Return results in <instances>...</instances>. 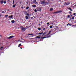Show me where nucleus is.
Wrapping results in <instances>:
<instances>
[{
  "label": "nucleus",
  "instance_id": "16",
  "mask_svg": "<svg viewBox=\"0 0 76 76\" xmlns=\"http://www.w3.org/2000/svg\"><path fill=\"white\" fill-rule=\"evenodd\" d=\"M22 46V45H21V43H20L18 46V47H20Z\"/></svg>",
  "mask_w": 76,
  "mask_h": 76
},
{
  "label": "nucleus",
  "instance_id": "61",
  "mask_svg": "<svg viewBox=\"0 0 76 76\" xmlns=\"http://www.w3.org/2000/svg\"><path fill=\"white\" fill-rule=\"evenodd\" d=\"M21 48V49H22V48Z\"/></svg>",
  "mask_w": 76,
  "mask_h": 76
},
{
  "label": "nucleus",
  "instance_id": "15",
  "mask_svg": "<svg viewBox=\"0 0 76 76\" xmlns=\"http://www.w3.org/2000/svg\"><path fill=\"white\" fill-rule=\"evenodd\" d=\"M34 3H35L36 4H38V3L37 1H36V2H34Z\"/></svg>",
  "mask_w": 76,
  "mask_h": 76
},
{
  "label": "nucleus",
  "instance_id": "2",
  "mask_svg": "<svg viewBox=\"0 0 76 76\" xmlns=\"http://www.w3.org/2000/svg\"><path fill=\"white\" fill-rule=\"evenodd\" d=\"M43 34L42 35V37H46V36H48L47 34V31H46L45 32L43 33Z\"/></svg>",
  "mask_w": 76,
  "mask_h": 76
},
{
  "label": "nucleus",
  "instance_id": "32",
  "mask_svg": "<svg viewBox=\"0 0 76 76\" xmlns=\"http://www.w3.org/2000/svg\"><path fill=\"white\" fill-rule=\"evenodd\" d=\"M34 12H37V10L36 9L34 10Z\"/></svg>",
  "mask_w": 76,
  "mask_h": 76
},
{
  "label": "nucleus",
  "instance_id": "48",
  "mask_svg": "<svg viewBox=\"0 0 76 76\" xmlns=\"http://www.w3.org/2000/svg\"><path fill=\"white\" fill-rule=\"evenodd\" d=\"M20 41V42H22V40H20V41Z\"/></svg>",
  "mask_w": 76,
  "mask_h": 76
},
{
  "label": "nucleus",
  "instance_id": "58",
  "mask_svg": "<svg viewBox=\"0 0 76 76\" xmlns=\"http://www.w3.org/2000/svg\"><path fill=\"white\" fill-rule=\"evenodd\" d=\"M52 25H53V23H52Z\"/></svg>",
  "mask_w": 76,
  "mask_h": 76
},
{
  "label": "nucleus",
  "instance_id": "34",
  "mask_svg": "<svg viewBox=\"0 0 76 76\" xmlns=\"http://www.w3.org/2000/svg\"><path fill=\"white\" fill-rule=\"evenodd\" d=\"M27 16H29V13H28L27 14H26Z\"/></svg>",
  "mask_w": 76,
  "mask_h": 76
},
{
  "label": "nucleus",
  "instance_id": "5",
  "mask_svg": "<svg viewBox=\"0 0 76 76\" xmlns=\"http://www.w3.org/2000/svg\"><path fill=\"white\" fill-rule=\"evenodd\" d=\"M42 7H39L37 8V9H38V10H37V11H41V9Z\"/></svg>",
  "mask_w": 76,
  "mask_h": 76
},
{
  "label": "nucleus",
  "instance_id": "42",
  "mask_svg": "<svg viewBox=\"0 0 76 76\" xmlns=\"http://www.w3.org/2000/svg\"><path fill=\"white\" fill-rule=\"evenodd\" d=\"M3 48V47H1V48H1V49L2 48Z\"/></svg>",
  "mask_w": 76,
  "mask_h": 76
},
{
  "label": "nucleus",
  "instance_id": "49",
  "mask_svg": "<svg viewBox=\"0 0 76 76\" xmlns=\"http://www.w3.org/2000/svg\"><path fill=\"white\" fill-rule=\"evenodd\" d=\"M48 32V30L47 31V33Z\"/></svg>",
  "mask_w": 76,
  "mask_h": 76
},
{
  "label": "nucleus",
  "instance_id": "33",
  "mask_svg": "<svg viewBox=\"0 0 76 76\" xmlns=\"http://www.w3.org/2000/svg\"><path fill=\"white\" fill-rule=\"evenodd\" d=\"M72 26H75V27H76V25H72Z\"/></svg>",
  "mask_w": 76,
  "mask_h": 76
},
{
  "label": "nucleus",
  "instance_id": "7",
  "mask_svg": "<svg viewBox=\"0 0 76 76\" xmlns=\"http://www.w3.org/2000/svg\"><path fill=\"white\" fill-rule=\"evenodd\" d=\"M13 15H11L10 16H9V17L10 18H11V19H13Z\"/></svg>",
  "mask_w": 76,
  "mask_h": 76
},
{
  "label": "nucleus",
  "instance_id": "41",
  "mask_svg": "<svg viewBox=\"0 0 76 76\" xmlns=\"http://www.w3.org/2000/svg\"><path fill=\"white\" fill-rule=\"evenodd\" d=\"M76 14L75 13H73V15H76Z\"/></svg>",
  "mask_w": 76,
  "mask_h": 76
},
{
  "label": "nucleus",
  "instance_id": "57",
  "mask_svg": "<svg viewBox=\"0 0 76 76\" xmlns=\"http://www.w3.org/2000/svg\"><path fill=\"white\" fill-rule=\"evenodd\" d=\"M75 16H74V17H74V18H75Z\"/></svg>",
  "mask_w": 76,
  "mask_h": 76
},
{
  "label": "nucleus",
  "instance_id": "19",
  "mask_svg": "<svg viewBox=\"0 0 76 76\" xmlns=\"http://www.w3.org/2000/svg\"><path fill=\"white\" fill-rule=\"evenodd\" d=\"M25 18L26 20H28V17L27 16H26Z\"/></svg>",
  "mask_w": 76,
  "mask_h": 76
},
{
  "label": "nucleus",
  "instance_id": "40",
  "mask_svg": "<svg viewBox=\"0 0 76 76\" xmlns=\"http://www.w3.org/2000/svg\"><path fill=\"white\" fill-rule=\"evenodd\" d=\"M5 13V12L4 11H2V13Z\"/></svg>",
  "mask_w": 76,
  "mask_h": 76
},
{
  "label": "nucleus",
  "instance_id": "63",
  "mask_svg": "<svg viewBox=\"0 0 76 76\" xmlns=\"http://www.w3.org/2000/svg\"><path fill=\"white\" fill-rule=\"evenodd\" d=\"M71 19H72V18H70V20H71Z\"/></svg>",
  "mask_w": 76,
  "mask_h": 76
},
{
  "label": "nucleus",
  "instance_id": "17",
  "mask_svg": "<svg viewBox=\"0 0 76 76\" xmlns=\"http://www.w3.org/2000/svg\"><path fill=\"white\" fill-rule=\"evenodd\" d=\"M50 10V11H52V10H53V8H51Z\"/></svg>",
  "mask_w": 76,
  "mask_h": 76
},
{
  "label": "nucleus",
  "instance_id": "39",
  "mask_svg": "<svg viewBox=\"0 0 76 76\" xmlns=\"http://www.w3.org/2000/svg\"><path fill=\"white\" fill-rule=\"evenodd\" d=\"M31 19H34V17H31Z\"/></svg>",
  "mask_w": 76,
  "mask_h": 76
},
{
  "label": "nucleus",
  "instance_id": "64",
  "mask_svg": "<svg viewBox=\"0 0 76 76\" xmlns=\"http://www.w3.org/2000/svg\"><path fill=\"white\" fill-rule=\"evenodd\" d=\"M71 17L72 16V15H71Z\"/></svg>",
  "mask_w": 76,
  "mask_h": 76
},
{
  "label": "nucleus",
  "instance_id": "18",
  "mask_svg": "<svg viewBox=\"0 0 76 76\" xmlns=\"http://www.w3.org/2000/svg\"><path fill=\"white\" fill-rule=\"evenodd\" d=\"M32 6L33 7H36V6L35 5H33Z\"/></svg>",
  "mask_w": 76,
  "mask_h": 76
},
{
  "label": "nucleus",
  "instance_id": "28",
  "mask_svg": "<svg viewBox=\"0 0 76 76\" xmlns=\"http://www.w3.org/2000/svg\"><path fill=\"white\" fill-rule=\"evenodd\" d=\"M33 2L34 3V2H36V0H33Z\"/></svg>",
  "mask_w": 76,
  "mask_h": 76
},
{
  "label": "nucleus",
  "instance_id": "3",
  "mask_svg": "<svg viewBox=\"0 0 76 76\" xmlns=\"http://www.w3.org/2000/svg\"><path fill=\"white\" fill-rule=\"evenodd\" d=\"M14 37V36H11L7 38V39H11V38H13Z\"/></svg>",
  "mask_w": 76,
  "mask_h": 76
},
{
  "label": "nucleus",
  "instance_id": "25",
  "mask_svg": "<svg viewBox=\"0 0 76 76\" xmlns=\"http://www.w3.org/2000/svg\"><path fill=\"white\" fill-rule=\"evenodd\" d=\"M4 0H2V1H1V4H3V1Z\"/></svg>",
  "mask_w": 76,
  "mask_h": 76
},
{
  "label": "nucleus",
  "instance_id": "27",
  "mask_svg": "<svg viewBox=\"0 0 76 76\" xmlns=\"http://www.w3.org/2000/svg\"><path fill=\"white\" fill-rule=\"evenodd\" d=\"M29 7H26V9H27V10H28V9H29Z\"/></svg>",
  "mask_w": 76,
  "mask_h": 76
},
{
  "label": "nucleus",
  "instance_id": "43",
  "mask_svg": "<svg viewBox=\"0 0 76 76\" xmlns=\"http://www.w3.org/2000/svg\"><path fill=\"white\" fill-rule=\"evenodd\" d=\"M49 3H48V2H46V4H49Z\"/></svg>",
  "mask_w": 76,
  "mask_h": 76
},
{
  "label": "nucleus",
  "instance_id": "50",
  "mask_svg": "<svg viewBox=\"0 0 76 76\" xmlns=\"http://www.w3.org/2000/svg\"><path fill=\"white\" fill-rule=\"evenodd\" d=\"M7 1H10V0H8Z\"/></svg>",
  "mask_w": 76,
  "mask_h": 76
},
{
  "label": "nucleus",
  "instance_id": "31",
  "mask_svg": "<svg viewBox=\"0 0 76 76\" xmlns=\"http://www.w3.org/2000/svg\"><path fill=\"white\" fill-rule=\"evenodd\" d=\"M50 28H53V26H50Z\"/></svg>",
  "mask_w": 76,
  "mask_h": 76
},
{
  "label": "nucleus",
  "instance_id": "22",
  "mask_svg": "<svg viewBox=\"0 0 76 76\" xmlns=\"http://www.w3.org/2000/svg\"><path fill=\"white\" fill-rule=\"evenodd\" d=\"M69 10H70V11H72L73 10H72V9H71V8H69Z\"/></svg>",
  "mask_w": 76,
  "mask_h": 76
},
{
  "label": "nucleus",
  "instance_id": "38",
  "mask_svg": "<svg viewBox=\"0 0 76 76\" xmlns=\"http://www.w3.org/2000/svg\"><path fill=\"white\" fill-rule=\"evenodd\" d=\"M74 17H72V19H73V20H74Z\"/></svg>",
  "mask_w": 76,
  "mask_h": 76
},
{
  "label": "nucleus",
  "instance_id": "11",
  "mask_svg": "<svg viewBox=\"0 0 76 76\" xmlns=\"http://www.w3.org/2000/svg\"><path fill=\"white\" fill-rule=\"evenodd\" d=\"M11 22L12 23H15V20H12L11 21Z\"/></svg>",
  "mask_w": 76,
  "mask_h": 76
},
{
  "label": "nucleus",
  "instance_id": "26",
  "mask_svg": "<svg viewBox=\"0 0 76 76\" xmlns=\"http://www.w3.org/2000/svg\"><path fill=\"white\" fill-rule=\"evenodd\" d=\"M28 35H33V34H28Z\"/></svg>",
  "mask_w": 76,
  "mask_h": 76
},
{
  "label": "nucleus",
  "instance_id": "30",
  "mask_svg": "<svg viewBox=\"0 0 76 76\" xmlns=\"http://www.w3.org/2000/svg\"><path fill=\"white\" fill-rule=\"evenodd\" d=\"M55 27H56V28H57V29H58V27L57 26H56Z\"/></svg>",
  "mask_w": 76,
  "mask_h": 76
},
{
  "label": "nucleus",
  "instance_id": "10",
  "mask_svg": "<svg viewBox=\"0 0 76 76\" xmlns=\"http://www.w3.org/2000/svg\"><path fill=\"white\" fill-rule=\"evenodd\" d=\"M47 38V37H41V39H44V38Z\"/></svg>",
  "mask_w": 76,
  "mask_h": 76
},
{
  "label": "nucleus",
  "instance_id": "44",
  "mask_svg": "<svg viewBox=\"0 0 76 76\" xmlns=\"http://www.w3.org/2000/svg\"><path fill=\"white\" fill-rule=\"evenodd\" d=\"M21 9H23V7H22Z\"/></svg>",
  "mask_w": 76,
  "mask_h": 76
},
{
  "label": "nucleus",
  "instance_id": "59",
  "mask_svg": "<svg viewBox=\"0 0 76 76\" xmlns=\"http://www.w3.org/2000/svg\"><path fill=\"white\" fill-rule=\"evenodd\" d=\"M22 42H23V41H22Z\"/></svg>",
  "mask_w": 76,
  "mask_h": 76
},
{
  "label": "nucleus",
  "instance_id": "14",
  "mask_svg": "<svg viewBox=\"0 0 76 76\" xmlns=\"http://www.w3.org/2000/svg\"><path fill=\"white\" fill-rule=\"evenodd\" d=\"M69 26H72V25L70 24H69V23H68V24H67V26H69Z\"/></svg>",
  "mask_w": 76,
  "mask_h": 76
},
{
  "label": "nucleus",
  "instance_id": "62",
  "mask_svg": "<svg viewBox=\"0 0 76 76\" xmlns=\"http://www.w3.org/2000/svg\"><path fill=\"white\" fill-rule=\"evenodd\" d=\"M27 12H29V10H28L27 11Z\"/></svg>",
  "mask_w": 76,
  "mask_h": 76
},
{
  "label": "nucleus",
  "instance_id": "21",
  "mask_svg": "<svg viewBox=\"0 0 76 76\" xmlns=\"http://www.w3.org/2000/svg\"><path fill=\"white\" fill-rule=\"evenodd\" d=\"M16 4H15V5H13L12 6V7H14H14H15L16 6Z\"/></svg>",
  "mask_w": 76,
  "mask_h": 76
},
{
  "label": "nucleus",
  "instance_id": "1",
  "mask_svg": "<svg viewBox=\"0 0 76 76\" xmlns=\"http://www.w3.org/2000/svg\"><path fill=\"white\" fill-rule=\"evenodd\" d=\"M44 30H45V28H44L43 29V31L42 30H41V32L39 33L38 35H41L42 34H43V33H44V32L43 31H44Z\"/></svg>",
  "mask_w": 76,
  "mask_h": 76
},
{
  "label": "nucleus",
  "instance_id": "54",
  "mask_svg": "<svg viewBox=\"0 0 76 76\" xmlns=\"http://www.w3.org/2000/svg\"><path fill=\"white\" fill-rule=\"evenodd\" d=\"M0 37H1V35L0 34Z\"/></svg>",
  "mask_w": 76,
  "mask_h": 76
},
{
  "label": "nucleus",
  "instance_id": "56",
  "mask_svg": "<svg viewBox=\"0 0 76 76\" xmlns=\"http://www.w3.org/2000/svg\"><path fill=\"white\" fill-rule=\"evenodd\" d=\"M74 6H76V4H75V5H74Z\"/></svg>",
  "mask_w": 76,
  "mask_h": 76
},
{
  "label": "nucleus",
  "instance_id": "55",
  "mask_svg": "<svg viewBox=\"0 0 76 76\" xmlns=\"http://www.w3.org/2000/svg\"><path fill=\"white\" fill-rule=\"evenodd\" d=\"M47 38H49V36L47 37Z\"/></svg>",
  "mask_w": 76,
  "mask_h": 76
},
{
  "label": "nucleus",
  "instance_id": "6",
  "mask_svg": "<svg viewBox=\"0 0 76 76\" xmlns=\"http://www.w3.org/2000/svg\"><path fill=\"white\" fill-rule=\"evenodd\" d=\"M26 28H21V30H23V31H24V30H26Z\"/></svg>",
  "mask_w": 76,
  "mask_h": 76
},
{
  "label": "nucleus",
  "instance_id": "36",
  "mask_svg": "<svg viewBox=\"0 0 76 76\" xmlns=\"http://www.w3.org/2000/svg\"><path fill=\"white\" fill-rule=\"evenodd\" d=\"M44 4H47V2L45 1H44Z\"/></svg>",
  "mask_w": 76,
  "mask_h": 76
},
{
  "label": "nucleus",
  "instance_id": "35",
  "mask_svg": "<svg viewBox=\"0 0 76 76\" xmlns=\"http://www.w3.org/2000/svg\"><path fill=\"white\" fill-rule=\"evenodd\" d=\"M70 15H68L67 16L68 18H70Z\"/></svg>",
  "mask_w": 76,
  "mask_h": 76
},
{
  "label": "nucleus",
  "instance_id": "13",
  "mask_svg": "<svg viewBox=\"0 0 76 76\" xmlns=\"http://www.w3.org/2000/svg\"><path fill=\"white\" fill-rule=\"evenodd\" d=\"M51 31H49V32L48 33V34H47V35H49V34H51Z\"/></svg>",
  "mask_w": 76,
  "mask_h": 76
},
{
  "label": "nucleus",
  "instance_id": "46",
  "mask_svg": "<svg viewBox=\"0 0 76 76\" xmlns=\"http://www.w3.org/2000/svg\"><path fill=\"white\" fill-rule=\"evenodd\" d=\"M54 34V33H52L51 34V35H53Z\"/></svg>",
  "mask_w": 76,
  "mask_h": 76
},
{
  "label": "nucleus",
  "instance_id": "60",
  "mask_svg": "<svg viewBox=\"0 0 76 76\" xmlns=\"http://www.w3.org/2000/svg\"><path fill=\"white\" fill-rule=\"evenodd\" d=\"M21 39L23 40V39H22V38H21Z\"/></svg>",
  "mask_w": 76,
  "mask_h": 76
},
{
  "label": "nucleus",
  "instance_id": "23",
  "mask_svg": "<svg viewBox=\"0 0 76 76\" xmlns=\"http://www.w3.org/2000/svg\"><path fill=\"white\" fill-rule=\"evenodd\" d=\"M4 4H6V1L5 0L4 1Z\"/></svg>",
  "mask_w": 76,
  "mask_h": 76
},
{
  "label": "nucleus",
  "instance_id": "4",
  "mask_svg": "<svg viewBox=\"0 0 76 76\" xmlns=\"http://www.w3.org/2000/svg\"><path fill=\"white\" fill-rule=\"evenodd\" d=\"M70 4V3L69 2H68L67 3L66 2L64 3V5H65L66 6H67V5H69Z\"/></svg>",
  "mask_w": 76,
  "mask_h": 76
},
{
  "label": "nucleus",
  "instance_id": "51",
  "mask_svg": "<svg viewBox=\"0 0 76 76\" xmlns=\"http://www.w3.org/2000/svg\"><path fill=\"white\" fill-rule=\"evenodd\" d=\"M9 10H9V9H8V10H7V11H9Z\"/></svg>",
  "mask_w": 76,
  "mask_h": 76
},
{
  "label": "nucleus",
  "instance_id": "52",
  "mask_svg": "<svg viewBox=\"0 0 76 76\" xmlns=\"http://www.w3.org/2000/svg\"><path fill=\"white\" fill-rule=\"evenodd\" d=\"M2 50V49H1V48H0V50Z\"/></svg>",
  "mask_w": 76,
  "mask_h": 76
},
{
  "label": "nucleus",
  "instance_id": "12",
  "mask_svg": "<svg viewBox=\"0 0 76 76\" xmlns=\"http://www.w3.org/2000/svg\"><path fill=\"white\" fill-rule=\"evenodd\" d=\"M36 38H38L39 39H40L41 38V37H38V36H37L36 37Z\"/></svg>",
  "mask_w": 76,
  "mask_h": 76
},
{
  "label": "nucleus",
  "instance_id": "37",
  "mask_svg": "<svg viewBox=\"0 0 76 76\" xmlns=\"http://www.w3.org/2000/svg\"><path fill=\"white\" fill-rule=\"evenodd\" d=\"M14 3H15V1H13V4H14Z\"/></svg>",
  "mask_w": 76,
  "mask_h": 76
},
{
  "label": "nucleus",
  "instance_id": "47",
  "mask_svg": "<svg viewBox=\"0 0 76 76\" xmlns=\"http://www.w3.org/2000/svg\"><path fill=\"white\" fill-rule=\"evenodd\" d=\"M40 23H42V21H41V22H40Z\"/></svg>",
  "mask_w": 76,
  "mask_h": 76
},
{
  "label": "nucleus",
  "instance_id": "53",
  "mask_svg": "<svg viewBox=\"0 0 76 76\" xmlns=\"http://www.w3.org/2000/svg\"><path fill=\"white\" fill-rule=\"evenodd\" d=\"M71 20H69V21H70Z\"/></svg>",
  "mask_w": 76,
  "mask_h": 76
},
{
  "label": "nucleus",
  "instance_id": "9",
  "mask_svg": "<svg viewBox=\"0 0 76 76\" xmlns=\"http://www.w3.org/2000/svg\"><path fill=\"white\" fill-rule=\"evenodd\" d=\"M41 4H44V1H43L41 3Z\"/></svg>",
  "mask_w": 76,
  "mask_h": 76
},
{
  "label": "nucleus",
  "instance_id": "29",
  "mask_svg": "<svg viewBox=\"0 0 76 76\" xmlns=\"http://www.w3.org/2000/svg\"><path fill=\"white\" fill-rule=\"evenodd\" d=\"M5 17L7 18L8 17V15H5Z\"/></svg>",
  "mask_w": 76,
  "mask_h": 76
},
{
  "label": "nucleus",
  "instance_id": "24",
  "mask_svg": "<svg viewBox=\"0 0 76 76\" xmlns=\"http://www.w3.org/2000/svg\"><path fill=\"white\" fill-rule=\"evenodd\" d=\"M24 14H25V15H26V14H27V11H25L24 12Z\"/></svg>",
  "mask_w": 76,
  "mask_h": 76
},
{
  "label": "nucleus",
  "instance_id": "20",
  "mask_svg": "<svg viewBox=\"0 0 76 76\" xmlns=\"http://www.w3.org/2000/svg\"><path fill=\"white\" fill-rule=\"evenodd\" d=\"M37 29H38V30H39V31H41V28H38Z\"/></svg>",
  "mask_w": 76,
  "mask_h": 76
},
{
  "label": "nucleus",
  "instance_id": "8",
  "mask_svg": "<svg viewBox=\"0 0 76 76\" xmlns=\"http://www.w3.org/2000/svg\"><path fill=\"white\" fill-rule=\"evenodd\" d=\"M61 12V11H59L58 12H54L53 13H60V12Z\"/></svg>",
  "mask_w": 76,
  "mask_h": 76
},
{
  "label": "nucleus",
  "instance_id": "45",
  "mask_svg": "<svg viewBox=\"0 0 76 76\" xmlns=\"http://www.w3.org/2000/svg\"><path fill=\"white\" fill-rule=\"evenodd\" d=\"M47 25H49V23H47Z\"/></svg>",
  "mask_w": 76,
  "mask_h": 76
}]
</instances>
